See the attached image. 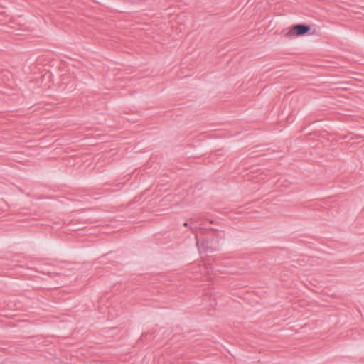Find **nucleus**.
I'll list each match as a JSON object with an SVG mask.
<instances>
[{"label":"nucleus","instance_id":"7ed1b4c3","mask_svg":"<svg viewBox=\"0 0 364 364\" xmlns=\"http://www.w3.org/2000/svg\"><path fill=\"white\" fill-rule=\"evenodd\" d=\"M148 338L149 340H151L154 338V336L152 335V333H143L141 337H140V340L143 341L144 338Z\"/></svg>","mask_w":364,"mask_h":364},{"label":"nucleus","instance_id":"423d86ee","mask_svg":"<svg viewBox=\"0 0 364 364\" xmlns=\"http://www.w3.org/2000/svg\"><path fill=\"white\" fill-rule=\"evenodd\" d=\"M211 230H213V231H217V230L214 229V228H211Z\"/></svg>","mask_w":364,"mask_h":364},{"label":"nucleus","instance_id":"39448f33","mask_svg":"<svg viewBox=\"0 0 364 364\" xmlns=\"http://www.w3.org/2000/svg\"><path fill=\"white\" fill-rule=\"evenodd\" d=\"M205 268L207 269L208 272H210V270L212 272H214V270L213 269L210 264H208V265H206Z\"/></svg>","mask_w":364,"mask_h":364},{"label":"nucleus","instance_id":"f257e3e1","mask_svg":"<svg viewBox=\"0 0 364 364\" xmlns=\"http://www.w3.org/2000/svg\"><path fill=\"white\" fill-rule=\"evenodd\" d=\"M311 26L306 23H297L289 28L288 31L285 34L286 37L293 38L299 36L311 33Z\"/></svg>","mask_w":364,"mask_h":364},{"label":"nucleus","instance_id":"20e7f679","mask_svg":"<svg viewBox=\"0 0 364 364\" xmlns=\"http://www.w3.org/2000/svg\"><path fill=\"white\" fill-rule=\"evenodd\" d=\"M193 223V219H191V220H190V222L186 221V222L183 223V225H184L185 227H189V225H191L190 228H191V229H192V228H193V227L192 226Z\"/></svg>","mask_w":364,"mask_h":364},{"label":"nucleus","instance_id":"f03ea898","mask_svg":"<svg viewBox=\"0 0 364 364\" xmlns=\"http://www.w3.org/2000/svg\"><path fill=\"white\" fill-rule=\"evenodd\" d=\"M196 240V246L200 253L202 252H213L218 250V248L213 247L210 240L207 238H203L201 240H198V235L195 236Z\"/></svg>","mask_w":364,"mask_h":364}]
</instances>
